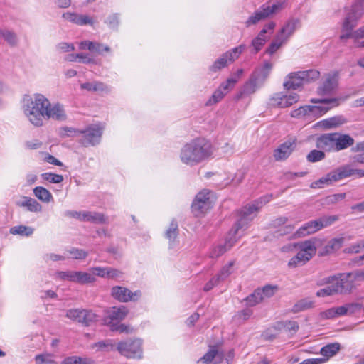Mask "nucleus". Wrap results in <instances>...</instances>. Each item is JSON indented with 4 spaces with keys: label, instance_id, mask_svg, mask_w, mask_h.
<instances>
[{
    "label": "nucleus",
    "instance_id": "f257e3e1",
    "mask_svg": "<svg viewBox=\"0 0 364 364\" xmlns=\"http://www.w3.org/2000/svg\"><path fill=\"white\" fill-rule=\"evenodd\" d=\"M28 120L36 127L43 124L44 119H52L63 122L67 119V115L64 107L59 103L50 104L49 100L43 95L36 94L34 97L24 95V105Z\"/></svg>",
    "mask_w": 364,
    "mask_h": 364
},
{
    "label": "nucleus",
    "instance_id": "f03ea898",
    "mask_svg": "<svg viewBox=\"0 0 364 364\" xmlns=\"http://www.w3.org/2000/svg\"><path fill=\"white\" fill-rule=\"evenodd\" d=\"M271 198V195L264 196L255 200L253 203L244 206L240 210V218L227 235L224 243L220 245L219 250H228L233 247L237 240V237H241L244 234L252 220L257 215L259 210L264 204L269 203Z\"/></svg>",
    "mask_w": 364,
    "mask_h": 364
},
{
    "label": "nucleus",
    "instance_id": "7ed1b4c3",
    "mask_svg": "<svg viewBox=\"0 0 364 364\" xmlns=\"http://www.w3.org/2000/svg\"><path fill=\"white\" fill-rule=\"evenodd\" d=\"M213 154V149L210 141L205 138H196L181 148L180 159L183 164L193 166L208 159Z\"/></svg>",
    "mask_w": 364,
    "mask_h": 364
},
{
    "label": "nucleus",
    "instance_id": "20e7f679",
    "mask_svg": "<svg viewBox=\"0 0 364 364\" xmlns=\"http://www.w3.org/2000/svg\"><path fill=\"white\" fill-rule=\"evenodd\" d=\"M363 14L364 0H355L343 23L342 34L340 36L341 40L344 41L352 38L355 46V33L357 32V30L354 32H352V31L356 26L358 20Z\"/></svg>",
    "mask_w": 364,
    "mask_h": 364
},
{
    "label": "nucleus",
    "instance_id": "39448f33",
    "mask_svg": "<svg viewBox=\"0 0 364 364\" xmlns=\"http://www.w3.org/2000/svg\"><path fill=\"white\" fill-rule=\"evenodd\" d=\"M355 174L358 175V177H363L364 170L351 168L349 166L340 167L329 172L320 179L313 182L311 187L313 188H322L325 186L331 185L334 182L350 177Z\"/></svg>",
    "mask_w": 364,
    "mask_h": 364
},
{
    "label": "nucleus",
    "instance_id": "423d86ee",
    "mask_svg": "<svg viewBox=\"0 0 364 364\" xmlns=\"http://www.w3.org/2000/svg\"><path fill=\"white\" fill-rule=\"evenodd\" d=\"M357 279H364V272L340 274L338 276L323 279L325 284L334 283L337 294L350 293L355 287L354 281Z\"/></svg>",
    "mask_w": 364,
    "mask_h": 364
},
{
    "label": "nucleus",
    "instance_id": "0eeeda50",
    "mask_svg": "<svg viewBox=\"0 0 364 364\" xmlns=\"http://www.w3.org/2000/svg\"><path fill=\"white\" fill-rule=\"evenodd\" d=\"M319 76V71L314 69L291 73L287 76L283 86L286 90H296L305 83L317 80Z\"/></svg>",
    "mask_w": 364,
    "mask_h": 364
},
{
    "label": "nucleus",
    "instance_id": "6e6552de",
    "mask_svg": "<svg viewBox=\"0 0 364 364\" xmlns=\"http://www.w3.org/2000/svg\"><path fill=\"white\" fill-rule=\"evenodd\" d=\"M336 215H324L314 220L309 221L301 226L294 233L295 237H301L314 234L321 229L331 225L338 220Z\"/></svg>",
    "mask_w": 364,
    "mask_h": 364
},
{
    "label": "nucleus",
    "instance_id": "1a4fd4ad",
    "mask_svg": "<svg viewBox=\"0 0 364 364\" xmlns=\"http://www.w3.org/2000/svg\"><path fill=\"white\" fill-rule=\"evenodd\" d=\"M287 0H275L272 4L262 5L259 10L251 15L245 22L246 26L255 25L260 21L264 20L269 16L276 14L284 8Z\"/></svg>",
    "mask_w": 364,
    "mask_h": 364
},
{
    "label": "nucleus",
    "instance_id": "9d476101",
    "mask_svg": "<svg viewBox=\"0 0 364 364\" xmlns=\"http://www.w3.org/2000/svg\"><path fill=\"white\" fill-rule=\"evenodd\" d=\"M116 350L127 358H142V342L140 339H128L117 344Z\"/></svg>",
    "mask_w": 364,
    "mask_h": 364
},
{
    "label": "nucleus",
    "instance_id": "9b49d317",
    "mask_svg": "<svg viewBox=\"0 0 364 364\" xmlns=\"http://www.w3.org/2000/svg\"><path fill=\"white\" fill-rule=\"evenodd\" d=\"M245 48L246 46L242 44L224 53L210 66V70L213 72H217L227 67L229 64L233 63L240 57Z\"/></svg>",
    "mask_w": 364,
    "mask_h": 364
},
{
    "label": "nucleus",
    "instance_id": "f8f14e48",
    "mask_svg": "<svg viewBox=\"0 0 364 364\" xmlns=\"http://www.w3.org/2000/svg\"><path fill=\"white\" fill-rule=\"evenodd\" d=\"M102 129L103 128L98 124H92L85 129H81L79 143L85 147L95 146L100 141Z\"/></svg>",
    "mask_w": 364,
    "mask_h": 364
},
{
    "label": "nucleus",
    "instance_id": "ddd939ff",
    "mask_svg": "<svg viewBox=\"0 0 364 364\" xmlns=\"http://www.w3.org/2000/svg\"><path fill=\"white\" fill-rule=\"evenodd\" d=\"M311 102L319 105H309L310 116L318 117L326 114L330 109L338 105L336 98H312Z\"/></svg>",
    "mask_w": 364,
    "mask_h": 364
},
{
    "label": "nucleus",
    "instance_id": "4468645a",
    "mask_svg": "<svg viewBox=\"0 0 364 364\" xmlns=\"http://www.w3.org/2000/svg\"><path fill=\"white\" fill-rule=\"evenodd\" d=\"M66 317L86 326L97 321V315L92 311L87 309H69L66 312Z\"/></svg>",
    "mask_w": 364,
    "mask_h": 364
},
{
    "label": "nucleus",
    "instance_id": "2eb2a0df",
    "mask_svg": "<svg viewBox=\"0 0 364 364\" xmlns=\"http://www.w3.org/2000/svg\"><path fill=\"white\" fill-rule=\"evenodd\" d=\"M210 194V191L203 190L196 195L191 205L192 212L196 216L203 214L211 207Z\"/></svg>",
    "mask_w": 364,
    "mask_h": 364
},
{
    "label": "nucleus",
    "instance_id": "dca6fc26",
    "mask_svg": "<svg viewBox=\"0 0 364 364\" xmlns=\"http://www.w3.org/2000/svg\"><path fill=\"white\" fill-rule=\"evenodd\" d=\"M275 26L276 23L274 22H269L264 26L258 35L252 40L251 46L253 48L254 53H257L259 50H261L266 42L270 38V36L267 35V33L270 31L271 34Z\"/></svg>",
    "mask_w": 364,
    "mask_h": 364
},
{
    "label": "nucleus",
    "instance_id": "f3484780",
    "mask_svg": "<svg viewBox=\"0 0 364 364\" xmlns=\"http://www.w3.org/2000/svg\"><path fill=\"white\" fill-rule=\"evenodd\" d=\"M337 86L338 74L336 73H328L318 87L317 93L320 96H331L334 93Z\"/></svg>",
    "mask_w": 364,
    "mask_h": 364
},
{
    "label": "nucleus",
    "instance_id": "a211bd4d",
    "mask_svg": "<svg viewBox=\"0 0 364 364\" xmlns=\"http://www.w3.org/2000/svg\"><path fill=\"white\" fill-rule=\"evenodd\" d=\"M299 99V96L296 93L287 95L282 92H277L270 97L269 103L271 106L285 108L297 102Z\"/></svg>",
    "mask_w": 364,
    "mask_h": 364
},
{
    "label": "nucleus",
    "instance_id": "6ab92c4d",
    "mask_svg": "<svg viewBox=\"0 0 364 364\" xmlns=\"http://www.w3.org/2000/svg\"><path fill=\"white\" fill-rule=\"evenodd\" d=\"M237 82V78H228L225 82H223L218 88L213 93L210 98L206 102V105H212L219 102L225 95L235 86Z\"/></svg>",
    "mask_w": 364,
    "mask_h": 364
},
{
    "label": "nucleus",
    "instance_id": "aec40b11",
    "mask_svg": "<svg viewBox=\"0 0 364 364\" xmlns=\"http://www.w3.org/2000/svg\"><path fill=\"white\" fill-rule=\"evenodd\" d=\"M296 139H289L284 143L281 144L273 153L275 161H284L289 157L295 149Z\"/></svg>",
    "mask_w": 364,
    "mask_h": 364
},
{
    "label": "nucleus",
    "instance_id": "412c9836",
    "mask_svg": "<svg viewBox=\"0 0 364 364\" xmlns=\"http://www.w3.org/2000/svg\"><path fill=\"white\" fill-rule=\"evenodd\" d=\"M112 295L114 299L121 302L138 300L141 294L140 291L132 292L126 287L116 286L112 289Z\"/></svg>",
    "mask_w": 364,
    "mask_h": 364
},
{
    "label": "nucleus",
    "instance_id": "4be33fe9",
    "mask_svg": "<svg viewBox=\"0 0 364 364\" xmlns=\"http://www.w3.org/2000/svg\"><path fill=\"white\" fill-rule=\"evenodd\" d=\"M224 358L223 351H219L216 346H212L208 351L200 358L197 364H220Z\"/></svg>",
    "mask_w": 364,
    "mask_h": 364
},
{
    "label": "nucleus",
    "instance_id": "5701e85b",
    "mask_svg": "<svg viewBox=\"0 0 364 364\" xmlns=\"http://www.w3.org/2000/svg\"><path fill=\"white\" fill-rule=\"evenodd\" d=\"M272 68V63L264 61L262 66L256 68L250 77L262 87L268 78Z\"/></svg>",
    "mask_w": 364,
    "mask_h": 364
},
{
    "label": "nucleus",
    "instance_id": "b1692460",
    "mask_svg": "<svg viewBox=\"0 0 364 364\" xmlns=\"http://www.w3.org/2000/svg\"><path fill=\"white\" fill-rule=\"evenodd\" d=\"M336 137V132L321 135L316 140V147L327 151H335Z\"/></svg>",
    "mask_w": 364,
    "mask_h": 364
},
{
    "label": "nucleus",
    "instance_id": "393cba45",
    "mask_svg": "<svg viewBox=\"0 0 364 364\" xmlns=\"http://www.w3.org/2000/svg\"><path fill=\"white\" fill-rule=\"evenodd\" d=\"M300 26V21L298 18H290L280 29L278 35H281L282 39L286 42L294 34L296 29Z\"/></svg>",
    "mask_w": 364,
    "mask_h": 364
},
{
    "label": "nucleus",
    "instance_id": "a878e982",
    "mask_svg": "<svg viewBox=\"0 0 364 364\" xmlns=\"http://www.w3.org/2000/svg\"><path fill=\"white\" fill-rule=\"evenodd\" d=\"M354 139L349 134H339L336 132L335 141V151L346 149L354 144Z\"/></svg>",
    "mask_w": 364,
    "mask_h": 364
},
{
    "label": "nucleus",
    "instance_id": "bb28decb",
    "mask_svg": "<svg viewBox=\"0 0 364 364\" xmlns=\"http://www.w3.org/2000/svg\"><path fill=\"white\" fill-rule=\"evenodd\" d=\"M314 252H298L296 255L289 260L288 265L290 267L304 265L313 257Z\"/></svg>",
    "mask_w": 364,
    "mask_h": 364
},
{
    "label": "nucleus",
    "instance_id": "cd10ccee",
    "mask_svg": "<svg viewBox=\"0 0 364 364\" xmlns=\"http://www.w3.org/2000/svg\"><path fill=\"white\" fill-rule=\"evenodd\" d=\"M128 311L124 306H113L107 311V318L110 322H119L127 315Z\"/></svg>",
    "mask_w": 364,
    "mask_h": 364
},
{
    "label": "nucleus",
    "instance_id": "c85d7f7f",
    "mask_svg": "<svg viewBox=\"0 0 364 364\" xmlns=\"http://www.w3.org/2000/svg\"><path fill=\"white\" fill-rule=\"evenodd\" d=\"M63 17L70 22L80 26L86 24H92V18H90L88 16L86 15H78L75 13L67 12L63 14Z\"/></svg>",
    "mask_w": 364,
    "mask_h": 364
},
{
    "label": "nucleus",
    "instance_id": "c756f323",
    "mask_svg": "<svg viewBox=\"0 0 364 364\" xmlns=\"http://www.w3.org/2000/svg\"><path fill=\"white\" fill-rule=\"evenodd\" d=\"M117 345L114 340L106 339L91 345L90 348L95 351L109 352L116 350Z\"/></svg>",
    "mask_w": 364,
    "mask_h": 364
},
{
    "label": "nucleus",
    "instance_id": "7c9ffc66",
    "mask_svg": "<svg viewBox=\"0 0 364 364\" xmlns=\"http://www.w3.org/2000/svg\"><path fill=\"white\" fill-rule=\"evenodd\" d=\"M350 237L341 235L331 239L326 244V250H337L343 247V246L350 240Z\"/></svg>",
    "mask_w": 364,
    "mask_h": 364
},
{
    "label": "nucleus",
    "instance_id": "2f4dec72",
    "mask_svg": "<svg viewBox=\"0 0 364 364\" xmlns=\"http://www.w3.org/2000/svg\"><path fill=\"white\" fill-rule=\"evenodd\" d=\"M81 88L97 92H109L110 91L107 85L98 81L83 83L81 85Z\"/></svg>",
    "mask_w": 364,
    "mask_h": 364
},
{
    "label": "nucleus",
    "instance_id": "473e14b6",
    "mask_svg": "<svg viewBox=\"0 0 364 364\" xmlns=\"http://www.w3.org/2000/svg\"><path fill=\"white\" fill-rule=\"evenodd\" d=\"M84 222H90L97 224L106 223L107 217L104 214L95 211H85Z\"/></svg>",
    "mask_w": 364,
    "mask_h": 364
},
{
    "label": "nucleus",
    "instance_id": "72a5a7b5",
    "mask_svg": "<svg viewBox=\"0 0 364 364\" xmlns=\"http://www.w3.org/2000/svg\"><path fill=\"white\" fill-rule=\"evenodd\" d=\"M34 196L41 201L48 203L53 200L52 193L43 186H36L33 189Z\"/></svg>",
    "mask_w": 364,
    "mask_h": 364
},
{
    "label": "nucleus",
    "instance_id": "f704fd0d",
    "mask_svg": "<svg viewBox=\"0 0 364 364\" xmlns=\"http://www.w3.org/2000/svg\"><path fill=\"white\" fill-rule=\"evenodd\" d=\"M346 122V120L342 116H335L321 121L319 124L324 129H331L337 127Z\"/></svg>",
    "mask_w": 364,
    "mask_h": 364
},
{
    "label": "nucleus",
    "instance_id": "c9c22d12",
    "mask_svg": "<svg viewBox=\"0 0 364 364\" xmlns=\"http://www.w3.org/2000/svg\"><path fill=\"white\" fill-rule=\"evenodd\" d=\"M341 346L338 343H332L327 344L321 349V354L324 356V359L326 360L335 355L340 350Z\"/></svg>",
    "mask_w": 364,
    "mask_h": 364
},
{
    "label": "nucleus",
    "instance_id": "e433bc0d",
    "mask_svg": "<svg viewBox=\"0 0 364 364\" xmlns=\"http://www.w3.org/2000/svg\"><path fill=\"white\" fill-rule=\"evenodd\" d=\"M318 241L314 238L304 242L293 244V248L296 250H316Z\"/></svg>",
    "mask_w": 364,
    "mask_h": 364
},
{
    "label": "nucleus",
    "instance_id": "4c0bfd02",
    "mask_svg": "<svg viewBox=\"0 0 364 364\" xmlns=\"http://www.w3.org/2000/svg\"><path fill=\"white\" fill-rule=\"evenodd\" d=\"M314 301L309 298L302 299L299 300L292 307L291 311L294 313H298L307 309H309L314 306Z\"/></svg>",
    "mask_w": 364,
    "mask_h": 364
},
{
    "label": "nucleus",
    "instance_id": "58836bf2",
    "mask_svg": "<svg viewBox=\"0 0 364 364\" xmlns=\"http://www.w3.org/2000/svg\"><path fill=\"white\" fill-rule=\"evenodd\" d=\"M362 304L357 302L346 304V305L340 306V314H342V316L353 314L360 311L362 309Z\"/></svg>",
    "mask_w": 364,
    "mask_h": 364
},
{
    "label": "nucleus",
    "instance_id": "ea45409f",
    "mask_svg": "<svg viewBox=\"0 0 364 364\" xmlns=\"http://www.w3.org/2000/svg\"><path fill=\"white\" fill-rule=\"evenodd\" d=\"M284 43H286V41L284 39H282L281 35L277 34L274 39L272 41L268 48L266 49L265 53L269 55H272Z\"/></svg>",
    "mask_w": 364,
    "mask_h": 364
},
{
    "label": "nucleus",
    "instance_id": "a19ab883",
    "mask_svg": "<svg viewBox=\"0 0 364 364\" xmlns=\"http://www.w3.org/2000/svg\"><path fill=\"white\" fill-rule=\"evenodd\" d=\"M95 277L90 272L75 271L74 282L79 284H87L95 282Z\"/></svg>",
    "mask_w": 364,
    "mask_h": 364
},
{
    "label": "nucleus",
    "instance_id": "79ce46f5",
    "mask_svg": "<svg viewBox=\"0 0 364 364\" xmlns=\"http://www.w3.org/2000/svg\"><path fill=\"white\" fill-rule=\"evenodd\" d=\"M259 87L261 86L250 77L249 80L244 85L241 95H249L253 94Z\"/></svg>",
    "mask_w": 364,
    "mask_h": 364
},
{
    "label": "nucleus",
    "instance_id": "37998d69",
    "mask_svg": "<svg viewBox=\"0 0 364 364\" xmlns=\"http://www.w3.org/2000/svg\"><path fill=\"white\" fill-rule=\"evenodd\" d=\"M0 37L4 38L11 46L16 45L18 40L16 34L9 30L1 29L0 30Z\"/></svg>",
    "mask_w": 364,
    "mask_h": 364
},
{
    "label": "nucleus",
    "instance_id": "c03bdc74",
    "mask_svg": "<svg viewBox=\"0 0 364 364\" xmlns=\"http://www.w3.org/2000/svg\"><path fill=\"white\" fill-rule=\"evenodd\" d=\"M178 235V223L176 220H172L168 228L165 232V237L170 241L174 240Z\"/></svg>",
    "mask_w": 364,
    "mask_h": 364
},
{
    "label": "nucleus",
    "instance_id": "a18cd8bd",
    "mask_svg": "<svg viewBox=\"0 0 364 364\" xmlns=\"http://www.w3.org/2000/svg\"><path fill=\"white\" fill-rule=\"evenodd\" d=\"M24 206L31 212L39 213L42 210V205L32 198L24 197Z\"/></svg>",
    "mask_w": 364,
    "mask_h": 364
},
{
    "label": "nucleus",
    "instance_id": "49530a36",
    "mask_svg": "<svg viewBox=\"0 0 364 364\" xmlns=\"http://www.w3.org/2000/svg\"><path fill=\"white\" fill-rule=\"evenodd\" d=\"M234 265V262L230 261L227 265L224 266L220 272L215 276L219 282L225 280L232 272V267Z\"/></svg>",
    "mask_w": 364,
    "mask_h": 364
},
{
    "label": "nucleus",
    "instance_id": "de8ad7c7",
    "mask_svg": "<svg viewBox=\"0 0 364 364\" xmlns=\"http://www.w3.org/2000/svg\"><path fill=\"white\" fill-rule=\"evenodd\" d=\"M326 154L321 150L314 149L311 151L306 156V160L309 162L315 163L325 159Z\"/></svg>",
    "mask_w": 364,
    "mask_h": 364
},
{
    "label": "nucleus",
    "instance_id": "09e8293b",
    "mask_svg": "<svg viewBox=\"0 0 364 364\" xmlns=\"http://www.w3.org/2000/svg\"><path fill=\"white\" fill-rule=\"evenodd\" d=\"M263 299L264 296L262 295L260 289H257L252 294L247 297L246 301L249 306H255L262 301Z\"/></svg>",
    "mask_w": 364,
    "mask_h": 364
},
{
    "label": "nucleus",
    "instance_id": "8fccbe9b",
    "mask_svg": "<svg viewBox=\"0 0 364 364\" xmlns=\"http://www.w3.org/2000/svg\"><path fill=\"white\" fill-rule=\"evenodd\" d=\"M36 364H55L53 355L50 353H43L37 355L35 357Z\"/></svg>",
    "mask_w": 364,
    "mask_h": 364
},
{
    "label": "nucleus",
    "instance_id": "3c124183",
    "mask_svg": "<svg viewBox=\"0 0 364 364\" xmlns=\"http://www.w3.org/2000/svg\"><path fill=\"white\" fill-rule=\"evenodd\" d=\"M41 178L52 183H60L63 181V176L62 175L53 173H42Z\"/></svg>",
    "mask_w": 364,
    "mask_h": 364
},
{
    "label": "nucleus",
    "instance_id": "603ef678",
    "mask_svg": "<svg viewBox=\"0 0 364 364\" xmlns=\"http://www.w3.org/2000/svg\"><path fill=\"white\" fill-rule=\"evenodd\" d=\"M328 284L329 285L328 287L318 291L316 292V296L319 297H324L337 294L334 283H330Z\"/></svg>",
    "mask_w": 364,
    "mask_h": 364
},
{
    "label": "nucleus",
    "instance_id": "864d4df0",
    "mask_svg": "<svg viewBox=\"0 0 364 364\" xmlns=\"http://www.w3.org/2000/svg\"><path fill=\"white\" fill-rule=\"evenodd\" d=\"M340 306L336 308H331L327 309L325 311L321 313V316L322 318L326 319L334 318L338 316H341L342 314H340Z\"/></svg>",
    "mask_w": 364,
    "mask_h": 364
},
{
    "label": "nucleus",
    "instance_id": "5fc2aeb1",
    "mask_svg": "<svg viewBox=\"0 0 364 364\" xmlns=\"http://www.w3.org/2000/svg\"><path fill=\"white\" fill-rule=\"evenodd\" d=\"M75 271L58 272L56 278L60 280H67L74 282Z\"/></svg>",
    "mask_w": 364,
    "mask_h": 364
},
{
    "label": "nucleus",
    "instance_id": "6e6d98bb",
    "mask_svg": "<svg viewBox=\"0 0 364 364\" xmlns=\"http://www.w3.org/2000/svg\"><path fill=\"white\" fill-rule=\"evenodd\" d=\"M81 129L65 127L60 129V134L63 137L78 136Z\"/></svg>",
    "mask_w": 364,
    "mask_h": 364
},
{
    "label": "nucleus",
    "instance_id": "4d7b16f0",
    "mask_svg": "<svg viewBox=\"0 0 364 364\" xmlns=\"http://www.w3.org/2000/svg\"><path fill=\"white\" fill-rule=\"evenodd\" d=\"M292 117H301L303 116H310L309 105L300 107L291 112Z\"/></svg>",
    "mask_w": 364,
    "mask_h": 364
},
{
    "label": "nucleus",
    "instance_id": "13d9d810",
    "mask_svg": "<svg viewBox=\"0 0 364 364\" xmlns=\"http://www.w3.org/2000/svg\"><path fill=\"white\" fill-rule=\"evenodd\" d=\"M278 290V287L276 285H266L262 289H260L262 295L264 297L269 298L272 296Z\"/></svg>",
    "mask_w": 364,
    "mask_h": 364
},
{
    "label": "nucleus",
    "instance_id": "bf43d9fd",
    "mask_svg": "<svg viewBox=\"0 0 364 364\" xmlns=\"http://www.w3.org/2000/svg\"><path fill=\"white\" fill-rule=\"evenodd\" d=\"M279 328H286L289 331L296 332L299 329V325L296 321H287L277 324Z\"/></svg>",
    "mask_w": 364,
    "mask_h": 364
},
{
    "label": "nucleus",
    "instance_id": "052dcab7",
    "mask_svg": "<svg viewBox=\"0 0 364 364\" xmlns=\"http://www.w3.org/2000/svg\"><path fill=\"white\" fill-rule=\"evenodd\" d=\"M90 51L102 55L104 51L109 52L110 48L108 46L103 45L98 42H93L92 49Z\"/></svg>",
    "mask_w": 364,
    "mask_h": 364
},
{
    "label": "nucleus",
    "instance_id": "680f3d73",
    "mask_svg": "<svg viewBox=\"0 0 364 364\" xmlns=\"http://www.w3.org/2000/svg\"><path fill=\"white\" fill-rule=\"evenodd\" d=\"M355 47H364V26L357 30L355 33Z\"/></svg>",
    "mask_w": 364,
    "mask_h": 364
},
{
    "label": "nucleus",
    "instance_id": "e2e57ef3",
    "mask_svg": "<svg viewBox=\"0 0 364 364\" xmlns=\"http://www.w3.org/2000/svg\"><path fill=\"white\" fill-rule=\"evenodd\" d=\"M65 216L69 218H73L79 220L80 221L84 222L85 211H75V210H67L64 213Z\"/></svg>",
    "mask_w": 364,
    "mask_h": 364
},
{
    "label": "nucleus",
    "instance_id": "0e129e2a",
    "mask_svg": "<svg viewBox=\"0 0 364 364\" xmlns=\"http://www.w3.org/2000/svg\"><path fill=\"white\" fill-rule=\"evenodd\" d=\"M106 23L108 24L109 28L113 29L116 28L119 25V18L117 14H114L109 16L107 18Z\"/></svg>",
    "mask_w": 364,
    "mask_h": 364
},
{
    "label": "nucleus",
    "instance_id": "69168bd1",
    "mask_svg": "<svg viewBox=\"0 0 364 364\" xmlns=\"http://www.w3.org/2000/svg\"><path fill=\"white\" fill-rule=\"evenodd\" d=\"M92 274L95 277V276H100L102 277H107L108 275V268H100L96 267L92 269Z\"/></svg>",
    "mask_w": 364,
    "mask_h": 364
},
{
    "label": "nucleus",
    "instance_id": "338daca9",
    "mask_svg": "<svg viewBox=\"0 0 364 364\" xmlns=\"http://www.w3.org/2000/svg\"><path fill=\"white\" fill-rule=\"evenodd\" d=\"M57 48L58 50H61L62 52H69L75 50V47L71 43H68L65 42H62L58 43L57 46Z\"/></svg>",
    "mask_w": 364,
    "mask_h": 364
},
{
    "label": "nucleus",
    "instance_id": "774afa93",
    "mask_svg": "<svg viewBox=\"0 0 364 364\" xmlns=\"http://www.w3.org/2000/svg\"><path fill=\"white\" fill-rule=\"evenodd\" d=\"M80 357L79 356H70L65 358L63 361L62 364H80Z\"/></svg>",
    "mask_w": 364,
    "mask_h": 364
}]
</instances>
